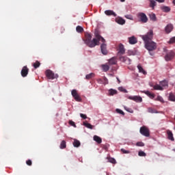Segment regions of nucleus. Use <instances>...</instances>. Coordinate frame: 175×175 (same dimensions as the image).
Instances as JSON below:
<instances>
[{
  "instance_id": "obj_40",
  "label": "nucleus",
  "mask_w": 175,
  "mask_h": 175,
  "mask_svg": "<svg viewBox=\"0 0 175 175\" xmlns=\"http://www.w3.org/2000/svg\"><path fill=\"white\" fill-rule=\"evenodd\" d=\"M124 109L126 110V111H128L129 113H133V109L128 107H124Z\"/></svg>"
},
{
  "instance_id": "obj_11",
  "label": "nucleus",
  "mask_w": 175,
  "mask_h": 175,
  "mask_svg": "<svg viewBox=\"0 0 175 175\" xmlns=\"http://www.w3.org/2000/svg\"><path fill=\"white\" fill-rule=\"evenodd\" d=\"M118 50V55H122L125 54V48L122 44H119Z\"/></svg>"
},
{
  "instance_id": "obj_25",
  "label": "nucleus",
  "mask_w": 175,
  "mask_h": 175,
  "mask_svg": "<svg viewBox=\"0 0 175 175\" xmlns=\"http://www.w3.org/2000/svg\"><path fill=\"white\" fill-rule=\"evenodd\" d=\"M161 10H163V12H165V13H169V12H170V7L167 6H161Z\"/></svg>"
},
{
  "instance_id": "obj_49",
  "label": "nucleus",
  "mask_w": 175,
  "mask_h": 175,
  "mask_svg": "<svg viewBox=\"0 0 175 175\" xmlns=\"http://www.w3.org/2000/svg\"><path fill=\"white\" fill-rule=\"evenodd\" d=\"M148 113H155V111H154V109L152 108H148Z\"/></svg>"
},
{
  "instance_id": "obj_8",
  "label": "nucleus",
  "mask_w": 175,
  "mask_h": 175,
  "mask_svg": "<svg viewBox=\"0 0 175 175\" xmlns=\"http://www.w3.org/2000/svg\"><path fill=\"white\" fill-rule=\"evenodd\" d=\"M119 56V59L122 62H124L127 65H131V59L128 58L126 56H122L121 55H118Z\"/></svg>"
},
{
  "instance_id": "obj_21",
  "label": "nucleus",
  "mask_w": 175,
  "mask_h": 175,
  "mask_svg": "<svg viewBox=\"0 0 175 175\" xmlns=\"http://www.w3.org/2000/svg\"><path fill=\"white\" fill-rule=\"evenodd\" d=\"M150 20L151 21H157V16L154 13H150L148 14Z\"/></svg>"
},
{
  "instance_id": "obj_38",
  "label": "nucleus",
  "mask_w": 175,
  "mask_h": 175,
  "mask_svg": "<svg viewBox=\"0 0 175 175\" xmlns=\"http://www.w3.org/2000/svg\"><path fill=\"white\" fill-rule=\"evenodd\" d=\"M116 111L119 114H122V116H125V113H124V111L120 109H116Z\"/></svg>"
},
{
  "instance_id": "obj_9",
  "label": "nucleus",
  "mask_w": 175,
  "mask_h": 175,
  "mask_svg": "<svg viewBox=\"0 0 175 175\" xmlns=\"http://www.w3.org/2000/svg\"><path fill=\"white\" fill-rule=\"evenodd\" d=\"M129 99L134 100V102H137L138 103L143 102V98L140 97V96H129Z\"/></svg>"
},
{
  "instance_id": "obj_33",
  "label": "nucleus",
  "mask_w": 175,
  "mask_h": 175,
  "mask_svg": "<svg viewBox=\"0 0 175 175\" xmlns=\"http://www.w3.org/2000/svg\"><path fill=\"white\" fill-rule=\"evenodd\" d=\"M33 66L34 69H38V68L40 66V62L39 61H36L35 63L33 64Z\"/></svg>"
},
{
  "instance_id": "obj_16",
  "label": "nucleus",
  "mask_w": 175,
  "mask_h": 175,
  "mask_svg": "<svg viewBox=\"0 0 175 175\" xmlns=\"http://www.w3.org/2000/svg\"><path fill=\"white\" fill-rule=\"evenodd\" d=\"M116 22L118 24H120V25H124V24H125V20L121 17L119 18H116Z\"/></svg>"
},
{
  "instance_id": "obj_44",
  "label": "nucleus",
  "mask_w": 175,
  "mask_h": 175,
  "mask_svg": "<svg viewBox=\"0 0 175 175\" xmlns=\"http://www.w3.org/2000/svg\"><path fill=\"white\" fill-rule=\"evenodd\" d=\"M124 17L128 20H133V16H132V15H125Z\"/></svg>"
},
{
  "instance_id": "obj_24",
  "label": "nucleus",
  "mask_w": 175,
  "mask_h": 175,
  "mask_svg": "<svg viewBox=\"0 0 175 175\" xmlns=\"http://www.w3.org/2000/svg\"><path fill=\"white\" fill-rule=\"evenodd\" d=\"M138 70L139 73H143V75H147V72H146V70H144V69H143V67H142V66L140 64H139L137 66Z\"/></svg>"
},
{
  "instance_id": "obj_53",
  "label": "nucleus",
  "mask_w": 175,
  "mask_h": 175,
  "mask_svg": "<svg viewBox=\"0 0 175 175\" xmlns=\"http://www.w3.org/2000/svg\"><path fill=\"white\" fill-rule=\"evenodd\" d=\"M173 3H174V5H175V0L173 1Z\"/></svg>"
},
{
  "instance_id": "obj_35",
  "label": "nucleus",
  "mask_w": 175,
  "mask_h": 175,
  "mask_svg": "<svg viewBox=\"0 0 175 175\" xmlns=\"http://www.w3.org/2000/svg\"><path fill=\"white\" fill-rule=\"evenodd\" d=\"M154 100H159V102H161V103H163L165 101L163 100V98L161 96H158L157 98L154 99Z\"/></svg>"
},
{
  "instance_id": "obj_55",
  "label": "nucleus",
  "mask_w": 175,
  "mask_h": 175,
  "mask_svg": "<svg viewBox=\"0 0 175 175\" xmlns=\"http://www.w3.org/2000/svg\"><path fill=\"white\" fill-rule=\"evenodd\" d=\"M173 151H174V152H175V148H174V149H173Z\"/></svg>"
},
{
  "instance_id": "obj_1",
  "label": "nucleus",
  "mask_w": 175,
  "mask_h": 175,
  "mask_svg": "<svg viewBox=\"0 0 175 175\" xmlns=\"http://www.w3.org/2000/svg\"><path fill=\"white\" fill-rule=\"evenodd\" d=\"M94 36L95 38L92 39V36L90 33H86L85 34V39L83 40L85 44H87V46H88V47H90L91 49L95 47V46H99V42H105V38H103L102 36L99 35V32L98 31H96L94 32Z\"/></svg>"
},
{
  "instance_id": "obj_29",
  "label": "nucleus",
  "mask_w": 175,
  "mask_h": 175,
  "mask_svg": "<svg viewBox=\"0 0 175 175\" xmlns=\"http://www.w3.org/2000/svg\"><path fill=\"white\" fill-rule=\"evenodd\" d=\"M154 90H159V91H163V88H162V86H161V85H155L154 87H153Z\"/></svg>"
},
{
  "instance_id": "obj_12",
  "label": "nucleus",
  "mask_w": 175,
  "mask_h": 175,
  "mask_svg": "<svg viewBox=\"0 0 175 175\" xmlns=\"http://www.w3.org/2000/svg\"><path fill=\"white\" fill-rule=\"evenodd\" d=\"M105 42L106 41H105L104 42H102L103 44L100 46L102 54H103L104 55H106L107 54V45L106 44H105Z\"/></svg>"
},
{
  "instance_id": "obj_13",
  "label": "nucleus",
  "mask_w": 175,
  "mask_h": 175,
  "mask_svg": "<svg viewBox=\"0 0 175 175\" xmlns=\"http://www.w3.org/2000/svg\"><path fill=\"white\" fill-rule=\"evenodd\" d=\"M105 14L106 16H113V17H117V14L113 10H107L105 11Z\"/></svg>"
},
{
  "instance_id": "obj_23",
  "label": "nucleus",
  "mask_w": 175,
  "mask_h": 175,
  "mask_svg": "<svg viewBox=\"0 0 175 175\" xmlns=\"http://www.w3.org/2000/svg\"><path fill=\"white\" fill-rule=\"evenodd\" d=\"M76 31L78 32V33H82V32H84V28L80 25H78L76 27Z\"/></svg>"
},
{
  "instance_id": "obj_10",
  "label": "nucleus",
  "mask_w": 175,
  "mask_h": 175,
  "mask_svg": "<svg viewBox=\"0 0 175 175\" xmlns=\"http://www.w3.org/2000/svg\"><path fill=\"white\" fill-rule=\"evenodd\" d=\"M29 72V69L28 68V67H27V66H23L21 72L22 77H27V76H28Z\"/></svg>"
},
{
  "instance_id": "obj_22",
  "label": "nucleus",
  "mask_w": 175,
  "mask_h": 175,
  "mask_svg": "<svg viewBox=\"0 0 175 175\" xmlns=\"http://www.w3.org/2000/svg\"><path fill=\"white\" fill-rule=\"evenodd\" d=\"M150 1V8H152V10H154L155 6H157V1L154 0H149Z\"/></svg>"
},
{
  "instance_id": "obj_26",
  "label": "nucleus",
  "mask_w": 175,
  "mask_h": 175,
  "mask_svg": "<svg viewBox=\"0 0 175 175\" xmlns=\"http://www.w3.org/2000/svg\"><path fill=\"white\" fill-rule=\"evenodd\" d=\"M146 95H148L150 99H154L155 98V94L150 92V91L145 92Z\"/></svg>"
},
{
  "instance_id": "obj_14",
  "label": "nucleus",
  "mask_w": 175,
  "mask_h": 175,
  "mask_svg": "<svg viewBox=\"0 0 175 175\" xmlns=\"http://www.w3.org/2000/svg\"><path fill=\"white\" fill-rule=\"evenodd\" d=\"M165 31L166 32V33H170V32H172L173 31V25L172 24H168L165 28Z\"/></svg>"
},
{
  "instance_id": "obj_46",
  "label": "nucleus",
  "mask_w": 175,
  "mask_h": 175,
  "mask_svg": "<svg viewBox=\"0 0 175 175\" xmlns=\"http://www.w3.org/2000/svg\"><path fill=\"white\" fill-rule=\"evenodd\" d=\"M121 151H122V152L123 153V154H129V150H126L125 149H124V148H122L121 149Z\"/></svg>"
},
{
  "instance_id": "obj_20",
  "label": "nucleus",
  "mask_w": 175,
  "mask_h": 175,
  "mask_svg": "<svg viewBox=\"0 0 175 175\" xmlns=\"http://www.w3.org/2000/svg\"><path fill=\"white\" fill-rule=\"evenodd\" d=\"M93 139H94V142L98 143V144H100V143H102V138H100V137H99L98 135H94L93 137Z\"/></svg>"
},
{
  "instance_id": "obj_31",
  "label": "nucleus",
  "mask_w": 175,
  "mask_h": 175,
  "mask_svg": "<svg viewBox=\"0 0 175 175\" xmlns=\"http://www.w3.org/2000/svg\"><path fill=\"white\" fill-rule=\"evenodd\" d=\"M81 143L80 141L77 140V139H74V142H73V146L74 147H80L81 146Z\"/></svg>"
},
{
  "instance_id": "obj_36",
  "label": "nucleus",
  "mask_w": 175,
  "mask_h": 175,
  "mask_svg": "<svg viewBox=\"0 0 175 175\" xmlns=\"http://www.w3.org/2000/svg\"><path fill=\"white\" fill-rule=\"evenodd\" d=\"M138 155L139 157H147V154L142 150L139 151Z\"/></svg>"
},
{
  "instance_id": "obj_7",
  "label": "nucleus",
  "mask_w": 175,
  "mask_h": 175,
  "mask_svg": "<svg viewBox=\"0 0 175 175\" xmlns=\"http://www.w3.org/2000/svg\"><path fill=\"white\" fill-rule=\"evenodd\" d=\"M71 94L72 95V97L77 100V102H81V97H80L79 93H77V90H72Z\"/></svg>"
},
{
  "instance_id": "obj_2",
  "label": "nucleus",
  "mask_w": 175,
  "mask_h": 175,
  "mask_svg": "<svg viewBox=\"0 0 175 175\" xmlns=\"http://www.w3.org/2000/svg\"><path fill=\"white\" fill-rule=\"evenodd\" d=\"M154 37V32L152 30H150L146 34L142 36L144 43L145 47L147 51L150 52V55H152L151 51L157 50V43L152 41V38Z\"/></svg>"
},
{
  "instance_id": "obj_34",
  "label": "nucleus",
  "mask_w": 175,
  "mask_h": 175,
  "mask_svg": "<svg viewBox=\"0 0 175 175\" xmlns=\"http://www.w3.org/2000/svg\"><path fill=\"white\" fill-rule=\"evenodd\" d=\"M95 76V74L94 73H90V74H88L85 76V79L86 80H90V79H92V77H94Z\"/></svg>"
},
{
  "instance_id": "obj_50",
  "label": "nucleus",
  "mask_w": 175,
  "mask_h": 175,
  "mask_svg": "<svg viewBox=\"0 0 175 175\" xmlns=\"http://www.w3.org/2000/svg\"><path fill=\"white\" fill-rule=\"evenodd\" d=\"M157 2H159V3H163V2H165V0H154Z\"/></svg>"
},
{
  "instance_id": "obj_17",
  "label": "nucleus",
  "mask_w": 175,
  "mask_h": 175,
  "mask_svg": "<svg viewBox=\"0 0 175 175\" xmlns=\"http://www.w3.org/2000/svg\"><path fill=\"white\" fill-rule=\"evenodd\" d=\"M167 137L171 142H174V137H173V133L170 130L167 131Z\"/></svg>"
},
{
  "instance_id": "obj_51",
  "label": "nucleus",
  "mask_w": 175,
  "mask_h": 175,
  "mask_svg": "<svg viewBox=\"0 0 175 175\" xmlns=\"http://www.w3.org/2000/svg\"><path fill=\"white\" fill-rule=\"evenodd\" d=\"M104 80H105V81H107V77H105V78H104Z\"/></svg>"
},
{
  "instance_id": "obj_41",
  "label": "nucleus",
  "mask_w": 175,
  "mask_h": 175,
  "mask_svg": "<svg viewBox=\"0 0 175 175\" xmlns=\"http://www.w3.org/2000/svg\"><path fill=\"white\" fill-rule=\"evenodd\" d=\"M68 124L71 125V126H74V128H76V124L72 120H69Z\"/></svg>"
},
{
  "instance_id": "obj_15",
  "label": "nucleus",
  "mask_w": 175,
  "mask_h": 175,
  "mask_svg": "<svg viewBox=\"0 0 175 175\" xmlns=\"http://www.w3.org/2000/svg\"><path fill=\"white\" fill-rule=\"evenodd\" d=\"M129 42L130 44H136L137 43V39L135 36L129 38Z\"/></svg>"
},
{
  "instance_id": "obj_19",
  "label": "nucleus",
  "mask_w": 175,
  "mask_h": 175,
  "mask_svg": "<svg viewBox=\"0 0 175 175\" xmlns=\"http://www.w3.org/2000/svg\"><path fill=\"white\" fill-rule=\"evenodd\" d=\"M168 100H170V102H175V93H170L168 96Z\"/></svg>"
},
{
  "instance_id": "obj_45",
  "label": "nucleus",
  "mask_w": 175,
  "mask_h": 175,
  "mask_svg": "<svg viewBox=\"0 0 175 175\" xmlns=\"http://www.w3.org/2000/svg\"><path fill=\"white\" fill-rule=\"evenodd\" d=\"M26 163L28 166H32V161H31L30 159L27 160L26 161Z\"/></svg>"
},
{
  "instance_id": "obj_27",
  "label": "nucleus",
  "mask_w": 175,
  "mask_h": 175,
  "mask_svg": "<svg viewBox=\"0 0 175 175\" xmlns=\"http://www.w3.org/2000/svg\"><path fill=\"white\" fill-rule=\"evenodd\" d=\"M59 147H60L61 150H64V149L66 148V142L65 140L62 141Z\"/></svg>"
},
{
  "instance_id": "obj_48",
  "label": "nucleus",
  "mask_w": 175,
  "mask_h": 175,
  "mask_svg": "<svg viewBox=\"0 0 175 175\" xmlns=\"http://www.w3.org/2000/svg\"><path fill=\"white\" fill-rule=\"evenodd\" d=\"M80 116L81 117V118H83V120H86L87 118V115L84 113H80Z\"/></svg>"
},
{
  "instance_id": "obj_39",
  "label": "nucleus",
  "mask_w": 175,
  "mask_h": 175,
  "mask_svg": "<svg viewBox=\"0 0 175 175\" xmlns=\"http://www.w3.org/2000/svg\"><path fill=\"white\" fill-rule=\"evenodd\" d=\"M108 161L109 162H110V163H116L117 162L116 161V159L114 158H111V157H109L108 159Z\"/></svg>"
},
{
  "instance_id": "obj_42",
  "label": "nucleus",
  "mask_w": 175,
  "mask_h": 175,
  "mask_svg": "<svg viewBox=\"0 0 175 175\" xmlns=\"http://www.w3.org/2000/svg\"><path fill=\"white\" fill-rule=\"evenodd\" d=\"M118 90H119V91H121V92H124V93L128 92V91L125 88H122V87H120L118 88Z\"/></svg>"
},
{
  "instance_id": "obj_54",
  "label": "nucleus",
  "mask_w": 175,
  "mask_h": 175,
  "mask_svg": "<svg viewBox=\"0 0 175 175\" xmlns=\"http://www.w3.org/2000/svg\"><path fill=\"white\" fill-rule=\"evenodd\" d=\"M118 81H119V83H120V79H118Z\"/></svg>"
},
{
  "instance_id": "obj_5",
  "label": "nucleus",
  "mask_w": 175,
  "mask_h": 175,
  "mask_svg": "<svg viewBox=\"0 0 175 175\" xmlns=\"http://www.w3.org/2000/svg\"><path fill=\"white\" fill-rule=\"evenodd\" d=\"M139 132L141 135L145 136L146 137H150V130L146 126H143L140 128Z\"/></svg>"
},
{
  "instance_id": "obj_3",
  "label": "nucleus",
  "mask_w": 175,
  "mask_h": 175,
  "mask_svg": "<svg viewBox=\"0 0 175 175\" xmlns=\"http://www.w3.org/2000/svg\"><path fill=\"white\" fill-rule=\"evenodd\" d=\"M46 77L49 80H54V79H58V75L57 74H54L51 70H46L45 72Z\"/></svg>"
},
{
  "instance_id": "obj_52",
  "label": "nucleus",
  "mask_w": 175,
  "mask_h": 175,
  "mask_svg": "<svg viewBox=\"0 0 175 175\" xmlns=\"http://www.w3.org/2000/svg\"><path fill=\"white\" fill-rule=\"evenodd\" d=\"M120 2H125V0H120Z\"/></svg>"
},
{
  "instance_id": "obj_47",
  "label": "nucleus",
  "mask_w": 175,
  "mask_h": 175,
  "mask_svg": "<svg viewBox=\"0 0 175 175\" xmlns=\"http://www.w3.org/2000/svg\"><path fill=\"white\" fill-rule=\"evenodd\" d=\"M169 43H170V44L175 43V37L172 38L170 40Z\"/></svg>"
},
{
  "instance_id": "obj_28",
  "label": "nucleus",
  "mask_w": 175,
  "mask_h": 175,
  "mask_svg": "<svg viewBox=\"0 0 175 175\" xmlns=\"http://www.w3.org/2000/svg\"><path fill=\"white\" fill-rule=\"evenodd\" d=\"M109 63L110 65H116L117 64V60L116 59V57H112L109 59Z\"/></svg>"
},
{
  "instance_id": "obj_18",
  "label": "nucleus",
  "mask_w": 175,
  "mask_h": 175,
  "mask_svg": "<svg viewBox=\"0 0 175 175\" xmlns=\"http://www.w3.org/2000/svg\"><path fill=\"white\" fill-rule=\"evenodd\" d=\"M160 85L162 88H167V87H169V83L167 81L164 80L160 82Z\"/></svg>"
},
{
  "instance_id": "obj_6",
  "label": "nucleus",
  "mask_w": 175,
  "mask_h": 175,
  "mask_svg": "<svg viewBox=\"0 0 175 175\" xmlns=\"http://www.w3.org/2000/svg\"><path fill=\"white\" fill-rule=\"evenodd\" d=\"M174 51H170L169 52L167 53V54L165 56V61H172L173 58H174Z\"/></svg>"
},
{
  "instance_id": "obj_37",
  "label": "nucleus",
  "mask_w": 175,
  "mask_h": 175,
  "mask_svg": "<svg viewBox=\"0 0 175 175\" xmlns=\"http://www.w3.org/2000/svg\"><path fill=\"white\" fill-rule=\"evenodd\" d=\"M109 95H116V94H117V91L113 89L109 90Z\"/></svg>"
},
{
  "instance_id": "obj_30",
  "label": "nucleus",
  "mask_w": 175,
  "mask_h": 175,
  "mask_svg": "<svg viewBox=\"0 0 175 175\" xmlns=\"http://www.w3.org/2000/svg\"><path fill=\"white\" fill-rule=\"evenodd\" d=\"M83 125L84 126H85L86 128H88V129H94V126H92L91 124L88 123V122H83Z\"/></svg>"
},
{
  "instance_id": "obj_4",
  "label": "nucleus",
  "mask_w": 175,
  "mask_h": 175,
  "mask_svg": "<svg viewBox=\"0 0 175 175\" xmlns=\"http://www.w3.org/2000/svg\"><path fill=\"white\" fill-rule=\"evenodd\" d=\"M137 17L139 18V21L143 23H146L148 21V18L147 15L144 12H139L137 14Z\"/></svg>"
},
{
  "instance_id": "obj_32",
  "label": "nucleus",
  "mask_w": 175,
  "mask_h": 175,
  "mask_svg": "<svg viewBox=\"0 0 175 175\" xmlns=\"http://www.w3.org/2000/svg\"><path fill=\"white\" fill-rule=\"evenodd\" d=\"M102 68L104 72H107L110 69V67L107 64H103Z\"/></svg>"
},
{
  "instance_id": "obj_43",
  "label": "nucleus",
  "mask_w": 175,
  "mask_h": 175,
  "mask_svg": "<svg viewBox=\"0 0 175 175\" xmlns=\"http://www.w3.org/2000/svg\"><path fill=\"white\" fill-rule=\"evenodd\" d=\"M136 146H137V147H144V143H143V142H137Z\"/></svg>"
}]
</instances>
